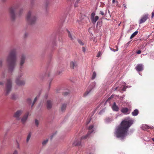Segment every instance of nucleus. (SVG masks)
Masks as SVG:
<instances>
[{"mask_svg": "<svg viewBox=\"0 0 154 154\" xmlns=\"http://www.w3.org/2000/svg\"><path fill=\"white\" fill-rule=\"evenodd\" d=\"M133 123V121L129 118L123 120L116 129L115 134L116 137L124 139L128 134L129 128Z\"/></svg>", "mask_w": 154, "mask_h": 154, "instance_id": "nucleus-1", "label": "nucleus"}, {"mask_svg": "<svg viewBox=\"0 0 154 154\" xmlns=\"http://www.w3.org/2000/svg\"><path fill=\"white\" fill-rule=\"evenodd\" d=\"M16 51L15 50H13L10 52L6 60V62L8 64L10 71L11 72L13 69L16 64Z\"/></svg>", "mask_w": 154, "mask_h": 154, "instance_id": "nucleus-2", "label": "nucleus"}, {"mask_svg": "<svg viewBox=\"0 0 154 154\" xmlns=\"http://www.w3.org/2000/svg\"><path fill=\"white\" fill-rule=\"evenodd\" d=\"M26 19L29 24L32 25L35 23L37 18L33 15L32 12L29 11L26 16Z\"/></svg>", "mask_w": 154, "mask_h": 154, "instance_id": "nucleus-3", "label": "nucleus"}, {"mask_svg": "<svg viewBox=\"0 0 154 154\" xmlns=\"http://www.w3.org/2000/svg\"><path fill=\"white\" fill-rule=\"evenodd\" d=\"M12 87V83L10 79H8L7 81L6 84V94L7 95L11 91Z\"/></svg>", "mask_w": 154, "mask_h": 154, "instance_id": "nucleus-4", "label": "nucleus"}, {"mask_svg": "<svg viewBox=\"0 0 154 154\" xmlns=\"http://www.w3.org/2000/svg\"><path fill=\"white\" fill-rule=\"evenodd\" d=\"M23 113V111L21 110H18L15 112L14 115V117L16 119L19 120L20 119V117Z\"/></svg>", "mask_w": 154, "mask_h": 154, "instance_id": "nucleus-5", "label": "nucleus"}, {"mask_svg": "<svg viewBox=\"0 0 154 154\" xmlns=\"http://www.w3.org/2000/svg\"><path fill=\"white\" fill-rule=\"evenodd\" d=\"M16 8L11 7L9 9V12L10 16L12 18L14 19L15 15V10L16 9Z\"/></svg>", "mask_w": 154, "mask_h": 154, "instance_id": "nucleus-6", "label": "nucleus"}, {"mask_svg": "<svg viewBox=\"0 0 154 154\" xmlns=\"http://www.w3.org/2000/svg\"><path fill=\"white\" fill-rule=\"evenodd\" d=\"M95 13L93 12L91 13V19L93 23L95 24L96 22L99 19V17L97 16L95 17Z\"/></svg>", "mask_w": 154, "mask_h": 154, "instance_id": "nucleus-7", "label": "nucleus"}, {"mask_svg": "<svg viewBox=\"0 0 154 154\" xmlns=\"http://www.w3.org/2000/svg\"><path fill=\"white\" fill-rule=\"evenodd\" d=\"M20 66H23L26 57L24 54H22L20 57Z\"/></svg>", "mask_w": 154, "mask_h": 154, "instance_id": "nucleus-8", "label": "nucleus"}, {"mask_svg": "<svg viewBox=\"0 0 154 154\" xmlns=\"http://www.w3.org/2000/svg\"><path fill=\"white\" fill-rule=\"evenodd\" d=\"M148 17V14H145L143 15L140 20L139 21V24H140L144 22L147 19Z\"/></svg>", "mask_w": 154, "mask_h": 154, "instance_id": "nucleus-9", "label": "nucleus"}, {"mask_svg": "<svg viewBox=\"0 0 154 154\" xmlns=\"http://www.w3.org/2000/svg\"><path fill=\"white\" fill-rule=\"evenodd\" d=\"M16 83L17 85L21 86L23 85L25 82L24 81L21 80L20 78H17L16 80Z\"/></svg>", "mask_w": 154, "mask_h": 154, "instance_id": "nucleus-10", "label": "nucleus"}, {"mask_svg": "<svg viewBox=\"0 0 154 154\" xmlns=\"http://www.w3.org/2000/svg\"><path fill=\"white\" fill-rule=\"evenodd\" d=\"M135 69L138 72L141 71L143 69V66L142 64H138L136 66Z\"/></svg>", "mask_w": 154, "mask_h": 154, "instance_id": "nucleus-11", "label": "nucleus"}, {"mask_svg": "<svg viewBox=\"0 0 154 154\" xmlns=\"http://www.w3.org/2000/svg\"><path fill=\"white\" fill-rule=\"evenodd\" d=\"M96 85V83L94 82H93L91 85V86H90V88H91V90H89L88 91H87L84 94V96H86L88 95V94L91 92V89L94 88L95 87Z\"/></svg>", "mask_w": 154, "mask_h": 154, "instance_id": "nucleus-12", "label": "nucleus"}, {"mask_svg": "<svg viewBox=\"0 0 154 154\" xmlns=\"http://www.w3.org/2000/svg\"><path fill=\"white\" fill-rule=\"evenodd\" d=\"M93 132V130H92V131L91 132H90V131H88L87 134L82 137L80 139V140H85L87 139L88 138L90 137V134L92 133Z\"/></svg>", "mask_w": 154, "mask_h": 154, "instance_id": "nucleus-13", "label": "nucleus"}, {"mask_svg": "<svg viewBox=\"0 0 154 154\" xmlns=\"http://www.w3.org/2000/svg\"><path fill=\"white\" fill-rule=\"evenodd\" d=\"M121 111L122 113L125 114H129L130 112V110L126 107L122 108Z\"/></svg>", "mask_w": 154, "mask_h": 154, "instance_id": "nucleus-14", "label": "nucleus"}, {"mask_svg": "<svg viewBox=\"0 0 154 154\" xmlns=\"http://www.w3.org/2000/svg\"><path fill=\"white\" fill-rule=\"evenodd\" d=\"M81 140L80 139H76L73 143V145L75 146L79 145L81 144Z\"/></svg>", "mask_w": 154, "mask_h": 154, "instance_id": "nucleus-15", "label": "nucleus"}, {"mask_svg": "<svg viewBox=\"0 0 154 154\" xmlns=\"http://www.w3.org/2000/svg\"><path fill=\"white\" fill-rule=\"evenodd\" d=\"M113 110L115 111H118L119 110V107L116 105L115 102H114L112 107Z\"/></svg>", "mask_w": 154, "mask_h": 154, "instance_id": "nucleus-16", "label": "nucleus"}, {"mask_svg": "<svg viewBox=\"0 0 154 154\" xmlns=\"http://www.w3.org/2000/svg\"><path fill=\"white\" fill-rule=\"evenodd\" d=\"M28 114L25 115L21 119V122L23 124L26 121L28 116Z\"/></svg>", "mask_w": 154, "mask_h": 154, "instance_id": "nucleus-17", "label": "nucleus"}, {"mask_svg": "<svg viewBox=\"0 0 154 154\" xmlns=\"http://www.w3.org/2000/svg\"><path fill=\"white\" fill-rule=\"evenodd\" d=\"M52 106V103L50 100H48L47 101V108L48 109L51 108Z\"/></svg>", "mask_w": 154, "mask_h": 154, "instance_id": "nucleus-18", "label": "nucleus"}, {"mask_svg": "<svg viewBox=\"0 0 154 154\" xmlns=\"http://www.w3.org/2000/svg\"><path fill=\"white\" fill-rule=\"evenodd\" d=\"M139 113L138 110L137 109H135L132 113L133 116H135L137 115Z\"/></svg>", "mask_w": 154, "mask_h": 154, "instance_id": "nucleus-19", "label": "nucleus"}, {"mask_svg": "<svg viewBox=\"0 0 154 154\" xmlns=\"http://www.w3.org/2000/svg\"><path fill=\"white\" fill-rule=\"evenodd\" d=\"M142 128L143 130H146L147 129L150 128V127L146 125H144L143 126Z\"/></svg>", "mask_w": 154, "mask_h": 154, "instance_id": "nucleus-20", "label": "nucleus"}, {"mask_svg": "<svg viewBox=\"0 0 154 154\" xmlns=\"http://www.w3.org/2000/svg\"><path fill=\"white\" fill-rule=\"evenodd\" d=\"M138 31H136L134 32L131 36L130 38H134L135 36L138 33Z\"/></svg>", "mask_w": 154, "mask_h": 154, "instance_id": "nucleus-21", "label": "nucleus"}, {"mask_svg": "<svg viewBox=\"0 0 154 154\" xmlns=\"http://www.w3.org/2000/svg\"><path fill=\"white\" fill-rule=\"evenodd\" d=\"M70 65L71 68L73 69L75 66V63L73 62H71L70 63Z\"/></svg>", "mask_w": 154, "mask_h": 154, "instance_id": "nucleus-22", "label": "nucleus"}, {"mask_svg": "<svg viewBox=\"0 0 154 154\" xmlns=\"http://www.w3.org/2000/svg\"><path fill=\"white\" fill-rule=\"evenodd\" d=\"M66 105L65 104H63L62 105L61 108V110L62 111H63L65 110L66 109Z\"/></svg>", "mask_w": 154, "mask_h": 154, "instance_id": "nucleus-23", "label": "nucleus"}, {"mask_svg": "<svg viewBox=\"0 0 154 154\" xmlns=\"http://www.w3.org/2000/svg\"><path fill=\"white\" fill-rule=\"evenodd\" d=\"M48 142V140L46 139L44 140L42 143V145L43 146L45 145Z\"/></svg>", "mask_w": 154, "mask_h": 154, "instance_id": "nucleus-24", "label": "nucleus"}, {"mask_svg": "<svg viewBox=\"0 0 154 154\" xmlns=\"http://www.w3.org/2000/svg\"><path fill=\"white\" fill-rule=\"evenodd\" d=\"M94 126L92 125H90L88 128V130H89V131H90V132L92 130H93V131H94V130L93 129V128Z\"/></svg>", "mask_w": 154, "mask_h": 154, "instance_id": "nucleus-25", "label": "nucleus"}, {"mask_svg": "<svg viewBox=\"0 0 154 154\" xmlns=\"http://www.w3.org/2000/svg\"><path fill=\"white\" fill-rule=\"evenodd\" d=\"M96 73L95 72H93V73L92 74V76L91 77V79H94L96 77Z\"/></svg>", "mask_w": 154, "mask_h": 154, "instance_id": "nucleus-26", "label": "nucleus"}, {"mask_svg": "<svg viewBox=\"0 0 154 154\" xmlns=\"http://www.w3.org/2000/svg\"><path fill=\"white\" fill-rule=\"evenodd\" d=\"M31 137V134H29L27 136V138H26V142H28L29 141L30 137Z\"/></svg>", "mask_w": 154, "mask_h": 154, "instance_id": "nucleus-27", "label": "nucleus"}, {"mask_svg": "<svg viewBox=\"0 0 154 154\" xmlns=\"http://www.w3.org/2000/svg\"><path fill=\"white\" fill-rule=\"evenodd\" d=\"M80 0H77L74 6L75 7H77L78 6V4L79 3Z\"/></svg>", "mask_w": 154, "mask_h": 154, "instance_id": "nucleus-28", "label": "nucleus"}, {"mask_svg": "<svg viewBox=\"0 0 154 154\" xmlns=\"http://www.w3.org/2000/svg\"><path fill=\"white\" fill-rule=\"evenodd\" d=\"M39 97L38 96H37L34 99V101L32 104V106L33 105H34V103L36 101V100H37L38 99Z\"/></svg>", "mask_w": 154, "mask_h": 154, "instance_id": "nucleus-29", "label": "nucleus"}, {"mask_svg": "<svg viewBox=\"0 0 154 154\" xmlns=\"http://www.w3.org/2000/svg\"><path fill=\"white\" fill-rule=\"evenodd\" d=\"M23 9H20L18 13H17V15H18L20 16L23 13Z\"/></svg>", "mask_w": 154, "mask_h": 154, "instance_id": "nucleus-30", "label": "nucleus"}, {"mask_svg": "<svg viewBox=\"0 0 154 154\" xmlns=\"http://www.w3.org/2000/svg\"><path fill=\"white\" fill-rule=\"evenodd\" d=\"M101 53L100 51H99L97 55V57H99L101 56Z\"/></svg>", "mask_w": 154, "mask_h": 154, "instance_id": "nucleus-31", "label": "nucleus"}, {"mask_svg": "<svg viewBox=\"0 0 154 154\" xmlns=\"http://www.w3.org/2000/svg\"><path fill=\"white\" fill-rule=\"evenodd\" d=\"M35 123L36 125L37 126H38L39 124L38 121L37 120H35Z\"/></svg>", "mask_w": 154, "mask_h": 154, "instance_id": "nucleus-32", "label": "nucleus"}, {"mask_svg": "<svg viewBox=\"0 0 154 154\" xmlns=\"http://www.w3.org/2000/svg\"><path fill=\"white\" fill-rule=\"evenodd\" d=\"M79 43L81 45H84V43L82 42L80 40H78Z\"/></svg>", "mask_w": 154, "mask_h": 154, "instance_id": "nucleus-33", "label": "nucleus"}, {"mask_svg": "<svg viewBox=\"0 0 154 154\" xmlns=\"http://www.w3.org/2000/svg\"><path fill=\"white\" fill-rule=\"evenodd\" d=\"M110 50L112 51H114V52H115V51H118V48L117 47H116V50H115V49H112V48H110Z\"/></svg>", "mask_w": 154, "mask_h": 154, "instance_id": "nucleus-34", "label": "nucleus"}, {"mask_svg": "<svg viewBox=\"0 0 154 154\" xmlns=\"http://www.w3.org/2000/svg\"><path fill=\"white\" fill-rule=\"evenodd\" d=\"M68 36L69 38H71V39H72V37L70 33V32L69 31H68Z\"/></svg>", "mask_w": 154, "mask_h": 154, "instance_id": "nucleus-35", "label": "nucleus"}, {"mask_svg": "<svg viewBox=\"0 0 154 154\" xmlns=\"http://www.w3.org/2000/svg\"><path fill=\"white\" fill-rule=\"evenodd\" d=\"M82 50L84 52H85L86 51V49L85 47H83L82 48Z\"/></svg>", "mask_w": 154, "mask_h": 154, "instance_id": "nucleus-36", "label": "nucleus"}, {"mask_svg": "<svg viewBox=\"0 0 154 154\" xmlns=\"http://www.w3.org/2000/svg\"><path fill=\"white\" fill-rule=\"evenodd\" d=\"M137 54H140L141 53V51L140 50H138L137 52Z\"/></svg>", "mask_w": 154, "mask_h": 154, "instance_id": "nucleus-37", "label": "nucleus"}, {"mask_svg": "<svg viewBox=\"0 0 154 154\" xmlns=\"http://www.w3.org/2000/svg\"><path fill=\"white\" fill-rule=\"evenodd\" d=\"M154 17V10L153 11L152 13L151 17L153 18Z\"/></svg>", "mask_w": 154, "mask_h": 154, "instance_id": "nucleus-38", "label": "nucleus"}, {"mask_svg": "<svg viewBox=\"0 0 154 154\" xmlns=\"http://www.w3.org/2000/svg\"><path fill=\"white\" fill-rule=\"evenodd\" d=\"M112 120V119H110L109 118H108L106 119V121H107L108 122L109 121H111Z\"/></svg>", "mask_w": 154, "mask_h": 154, "instance_id": "nucleus-39", "label": "nucleus"}, {"mask_svg": "<svg viewBox=\"0 0 154 154\" xmlns=\"http://www.w3.org/2000/svg\"><path fill=\"white\" fill-rule=\"evenodd\" d=\"M100 14L102 15H104V13L102 11H100Z\"/></svg>", "mask_w": 154, "mask_h": 154, "instance_id": "nucleus-40", "label": "nucleus"}, {"mask_svg": "<svg viewBox=\"0 0 154 154\" xmlns=\"http://www.w3.org/2000/svg\"><path fill=\"white\" fill-rule=\"evenodd\" d=\"M18 152L17 150H15L13 154H17Z\"/></svg>", "mask_w": 154, "mask_h": 154, "instance_id": "nucleus-41", "label": "nucleus"}, {"mask_svg": "<svg viewBox=\"0 0 154 154\" xmlns=\"http://www.w3.org/2000/svg\"><path fill=\"white\" fill-rule=\"evenodd\" d=\"M123 5L124 6V7L125 8H127V7H126V4L125 3H124L123 4Z\"/></svg>", "mask_w": 154, "mask_h": 154, "instance_id": "nucleus-42", "label": "nucleus"}, {"mask_svg": "<svg viewBox=\"0 0 154 154\" xmlns=\"http://www.w3.org/2000/svg\"><path fill=\"white\" fill-rule=\"evenodd\" d=\"M126 88H125V87H124L122 88V90L124 91H125V90Z\"/></svg>", "mask_w": 154, "mask_h": 154, "instance_id": "nucleus-43", "label": "nucleus"}, {"mask_svg": "<svg viewBox=\"0 0 154 154\" xmlns=\"http://www.w3.org/2000/svg\"><path fill=\"white\" fill-rule=\"evenodd\" d=\"M27 101L29 102H30V103L31 102V100L30 99H29L27 100Z\"/></svg>", "mask_w": 154, "mask_h": 154, "instance_id": "nucleus-44", "label": "nucleus"}, {"mask_svg": "<svg viewBox=\"0 0 154 154\" xmlns=\"http://www.w3.org/2000/svg\"><path fill=\"white\" fill-rule=\"evenodd\" d=\"M113 97V96L112 95H111V97H110L109 98L108 100H109V99H110L111 98H112Z\"/></svg>", "mask_w": 154, "mask_h": 154, "instance_id": "nucleus-45", "label": "nucleus"}, {"mask_svg": "<svg viewBox=\"0 0 154 154\" xmlns=\"http://www.w3.org/2000/svg\"><path fill=\"white\" fill-rule=\"evenodd\" d=\"M2 60H0V66L2 64Z\"/></svg>", "mask_w": 154, "mask_h": 154, "instance_id": "nucleus-46", "label": "nucleus"}, {"mask_svg": "<svg viewBox=\"0 0 154 154\" xmlns=\"http://www.w3.org/2000/svg\"><path fill=\"white\" fill-rule=\"evenodd\" d=\"M115 2H116V0H112V3H114Z\"/></svg>", "mask_w": 154, "mask_h": 154, "instance_id": "nucleus-47", "label": "nucleus"}, {"mask_svg": "<svg viewBox=\"0 0 154 154\" xmlns=\"http://www.w3.org/2000/svg\"><path fill=\"white\" fill-rule=\"evenodd\" d=\"M152 140L154 142V138H153L152 139Z\"/></svg>", "mask_w": 154, "mask_h": 154, "instance_id": "nucleus-48", "label": "nucleus"}, {"mask_svg": "<svg viewBox=\"0 0 154 154\" xmlns=\"http://www.w3.org/2000/svg\"><path fill=\"white\" fill-rule=\"evenodd\" d=\"M3 84V83L2 82H0V85H2Z\"/></svg>", "mask_w": 154, "mask_h": 154, "instance_id": "nucleus-49", "label": "nucleus"}, {"mask_svg": "<svg viewBox=\"0 0 154 154\" xmlns=\"http://www.w3.org/2000/svg\"><path fill=\"white\" fill-rule=\"evenodd\" d=\"M116 3H117V5H118V3H119V2L118 1H116Z\"/></svg>", "mask_w": 154, "mask_h": 154, "instance_id": "nucleus-50", "label": "nucleus"}, {"mask_svg": "<svg viewBox=\"0 0 154 154\" xmlns=\"http://www.w3.org/2000/svg\"><path fill=\"white\" fill-rule=\"evenodd\" d=\"M17 147L18 148H20V146H19V145H18V146H17Z\"/></svg>", "mask_w": 154, "mask_h": 154, "instance_id": "nucleus-51", "label": "nucleus"}, {"mask_svg": "<svg viewBox=\"0 0 154 154\" xmlns=\"http://www.w3.org/2000/svg\"><path fill=\"white\" fill-rule=\"evenodd\" d=\"M2 1L3 2H5V1H6V0H2Z\"/></svg>", "mask_w": 154, "mask_h": 154, "instance_id": "nucleus-52", "label": "nucleus"}, {"mask_svg": "<svg viewBox=\"0 0 154 154\" xmlns=\"http://www.w3.org/2000/svg\"><path fill=\"white\" fill-rule=\"evenodd\" d=\"M118 7H120V6H118Z\"/></svg>", "mask_w": 154, "mask_h": 154, "instance_id": "nucleus-53", "label": "nucleus"}]
</instances>
